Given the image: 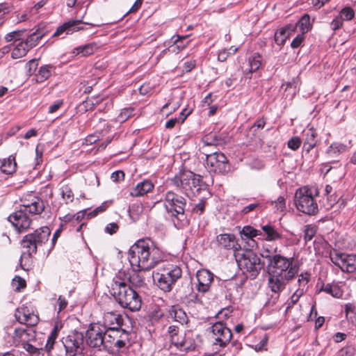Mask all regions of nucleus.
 I'll use <instances>...</instances> for the list:
<instances>
[{
  "instance_id": "nucleus-1",
  "label": "nucleus",
  "mask_w": 356,
  "mask_h": 356,
  "mask_svg": "<svg viewBox=\"0 0 356 356\" xmlns=\"http://www.w3.org/2000/svg\"><path fill=\"white\" fill-rule=\"evenodd\" d=\"M293 261V257L275 254L270 261H268V284L273 292L279 293L282 291L298 274V268Z\"/></svg>"
},
{
  "instance_id": "nucleus-2",
  "label": "nucleus",
  "mask_w": 356,
  "mask_h": 356,
  "mask_svg": "<svg viewBox=\"0 0 356 356\" xmlns=\"http://www.w3.org/2000/svg\"><path fill=\"white\" fill-rule=\"evenodd\" d=\"M129 260L134 271L149 270L161 260V253L149 240H139L129 250Z\"/></svg>"
},
{
  "instance_id": "nucleus-3",
  "label": "nucleus",
  "mask_w": 356,
  "mask_h": 356,
  "mask_svg": "<svg viewBox=\"0 0 356 356\" xmlns=\"http://www.w3.org/2000/svg\"><path fill=\"white\" fill-rule=\"evenodd\" d=\"M109 292L122 307L131 312L138 311L140 309L141 298L134 289L122 281L120 277H117L113 280Z\"/></svg>"
},
{
  "instance_id": "nucleus-4",
  "label": "nucleus",
  "mask_w": 356,
  "mask_h": 356,
  "mask_svg": "<svg viewBox=\"0 0 356 356\" xmlns=\"http://www.w3.org/2000/svg\"><path fill=\"white\" fill-rule=\"evenodd\" d=\"M201 147L202 153L206 156V167L210 172L223 173L228 170V160L225 155L220 152H209L207 149L210 146L218 145V141L213 135L206 136L203 139Z\"/></svg>"
},
{
  "instance_id": "nucleus-5",
  "label": "nucleus",
  "mask_w": 356,
  "mask_h": 356,
  "mask_svg": "<svg viewBox=\"0 0 356 356\" xmlns=\"http://www.w3.org/2000/svg\"><path fill=\"white\" fill-rule=\"evenodd\" d=\"M186 199L172 191H168L165 195L164 207L172 217V222L178 229L188 225L185 215Z\"/></svg>"
},
{
  "instance_id": "nucleus-6",
  "label": "nucleus",
  "mask_w": 356,
  "mask_h": 356,
  "mask_svg": "<svg viewBox=\"0 0 356 356\" xmlns=\"http://www.w3.org/2000/svg\"><path fill=\"white\" fill-rule=\"evenodd\" d=\"M172 184L188 197L196 196L202 186V179L191 171L180 172L171 180Z\"/></svg>"
},
{
  "instance_id": "nucleus-7",
  "label": "nucleus",
  "mask_w": 356,
  "mask_h": 356,
  "mask_svg": "<svg viewBox=\"0 0 356 356\" xmlns=\"http://www.w3.org/2000/svg\"><path fill=\"white\" fill-rule=\"evenodd\" d=\"M318 195V190L316 187L304 186L298 189L295 194L297 209L308 215H315L318 208L314 197Z\"/></svg>"
},
{
  "instance_id": "nucleus-8",
  "label": "nucleus",
  "mask_w": 356,
  "mask_h": 356,
  "mask_svg": "<svg viewBox=\"0 0 356 356\" xmlns=\"http://www.w3.org/2000/svg\"><path fill=\"white\" fill-rule=\"evenodd\" d=\"M238 267L244 273H249L248 277L255 278L264 266L260 257L252 250H245L242 253H235Z\"/></svg>"
},
{
  "instance_id": "nucleus-9",
  "label": "nucleus",
  "mask_w": 356,
  "mask_h": 356,
  "mask_svg": "<svg viewBox=\"0 0 356 356\" xmlns=\"http://www.w3.org/2000/svg\"><path fill=\"white\" fill-rule=\"evenodd\" d=\"M50 233V229L44 226L35 230L31 234L26 235L22 241L23 248L26 250L24 253H27L29 256L35 253L38 247L42 245L48 241Z\"/></svg>"
},
{
  "instance_id": "nucleus-10",
  "label": "nucleus",
  "mask_w": 356,
  "mask_h": 356,
  "mask_svg": "<svg viewBox=\"0 0 356 356\" xmlns=\"http://www.w3.org/2000/svg\"><path fill=\"white\" fill-rule=\"evenodd\" d=\"M207 331L213 343L220 347L226 346L232 338L231 330L221 321L213 323Z\"/></svg>"
},
{
  "instance_id": "nucleus-11",
  "label": "nucleus",
  "mask_w": 356,
  "mask_h": 356,
  "mask_svg": "<svg viewBox=\"0 0 356 356\" xmlns=\"http://www.w3.org/2000/svg\"><path fill=\"white\" fill-rule=\"evenodd\" d=\"M84 337L81 332H73L63 339L67 356H85Z\"/></svg>"
},
{
  "instance_id": "nucleus-12",
  "label": "nucleus",
  "mask_w": 356,
  "mask_h": 356,
  "mask_svg": "<svg viewBox=\"0 0 356 356\" xmlns=\"http://www.w3.org/2000/svg\"><path fill=\"white\" fill-rule=\"evenodd\" d=\"M106 331L105 327L102 326L100 323L91 324L86 333L87 344L91 348L99 350L102 346L105 348L104 334L106 333Z\"/></svg>"
},
{
  "instance_id": "nucleus-13",
  "label": "nucleus",
  "mask_w": 356,
  "mask_h": 356,
  "mask_svg": "<svg viewBox=\"0 0 356 356\" xmlns=\"http://www.w3.org/2000/svg\"><path fill=\"white\" fill-rule=\"evenodd\" d=\"M332 262L342 271L353 273L356 270V255L332 251L330 254Z\"/></svg>"
},
{
  "instance_id": "nucleus-14",
  "label": "nucleus",
  "mask_w": 356,
  "mask_h": 356,
  "mask_svg": "<svg viewBox=\"0 0 356 356\" xmlns=\"http://www.w3.org/2000/svg\"><path fill=\"white\" fill-rule=\"evenodd\" d=\"M310 276L307 273H301L298 277V280L295 286H298L291 296L288 299L286 304L287 308L293 307L296 304L300 298L305 293L307 285L309 281Z\"/></svg>"
},
{
  "instance_id": "nucleus-15",
  "label": "nucleus",
  "mask_w": 356,
  "mask_h": 356,
  "mask_svg": "<svg viewBox=\"0 0 356 356\" xmlns=\"http://www.w3.org/2000/svg\"><path fill=\"white\" fill-rule=\"evenodd\" d=\"M8 219L19 232L28 229L31 222V220L27 213L22 207L10 214Z\"/></svg>"
},
{
  "instance_id": "nucleus-16",
  "label": "nucleus",
  "mask_w": 356,
  "mask_h": 356,
  "mask_svg": "<svg viewBox=\"0 0 356 356\" xmlns=\"http://www.w3.org/2000/svg\"><path fill=\"white\" fill-rule=\"evenodd\" d=\"M22 201V207L26 213L33 215L40 214L44 209L43 200L32 194L27 195Z\"/></svg>"
},
{
  "instance_id": "nucleus-17",
  "label": "nucleus",
  "mask_w": 356,
  "mask_h": 356,
  "mask_svg": "<svg viewBox=\"0 0 356 356\" xmlns=\"http://www.w3.org/2000/svg\"><path fill=\"white\" fill-rule=\"evenodd\" d=\"M15 316L20 323L30 326H34L38 322V316L26 306L18 308Z\"/></svg>"
},
{
  "instance_id": "nucleus-18",
  "label": "nucleus",
  "mask_w": 356,
  "mask_h": 356,
  "mask_svg": "<svg viewBox=\"0 0 356 356\" xmlns=\"http://www.w3.org/2000/svg\"><path fill=\"white\" fill-rule=\"evenodd\" d=\"M196 278L198 282L197 291L202 293L209 291L213 280V274L207 269H201L197 272Z\"/></svg>"
},
{
  "instance_id": "nucleus-19",
  "label": "nucleus",
  "mask_w": 356,
  "mask_h": 356,
  "mask_svg": "<svg viewBox=\"0 0 356 356\" xmlns=\"http://www.w3.org/2000/svg\"><path fill=\"white\" fill-rule=\"evenodd\" d=\"M218 245L227 250H234V254L238 252L240 245L238 244L236 237L232 234H222L216 236Z\"/></svg>"
},
{
  "instance_id": "nucleus-20",
  "label": "nucleus",
  "mask_w": 356,
  "mask_h": 356,
  "mask_svg": "<svg viewBox=\"0 0 356 356\" xmlns=\"http://www.w3.org/2000/svg\"><path fill=\"white\" fill-rule=\"evenodd\" d=\"M172 345L181 351H188L195 349L193 340L190 337H186V334L180 332L176 337L170 340Z\"/></svg>"
},
{
  "instance_id": "nucleus-21",
  "label": "nucleus",
  "mask_w": 356,
  "mask_h": 356,
  "mask_svg": "<svg viewBox=\"0 0 356 356\" xmlns=\"http://www.w3.org/2000/svg\"><path fill=\"white\" fill-rule=\"evenodd\" d=\"M123 322L122 316L114 312H106L103 317V324L102 326L105 327V329L118 328L121 326Z\"/></svg>"
},
{
  "instance_id": "nucleus-22",
  "label": "nucleus",
  "mask_w": 356,
  "mask_h": 356,
  "mask_svg": "<svg viewBox=\"0 0 356 356\" xmlns=\"http://www.w3.org/2000/svg\"><path fill=\"white\" fill-rule=\"evenodd\" d=\"M354 15V10L350 7L343 8L339 15L337 16L331 22L332 29L334 31L339 29L342 26L343 21L350 20Z\"/></svg>"
},
{
  "instance_id": "nucleus-23",
  "label": "nucleus",
  "mask_w": 356,
  "mask_h": 356,
  "mask_svg": "<svg viewBox=\"0 0 356 356\" xmlns=\"http://www.w3.org/2000/svg\"><path fill=\"white\" fill-rule=\"evenodd\" d=\"M153 280L158 286L163 291L168 292L172 289V286L175 284L172 280L168 278L165 274L159 272H154Z\"/></svg>"
},
{
  "instance_id": "nucleus-24",
  "label": "nucleus",
  "mask_w": 356,
  "mask_h": 356,
  "mask_svg": "<svg viewBox=\"0 0 356 356\" xmlns=\"http://www.w3.org/2000/svg\"><path fill=\"white\" fill-rule=\"evenodd\" d=\"M316 132L313 128H308L303 131V149L309 152L316 145Z\"/></svg>"
},
{
  "instance_id": "nucleus-25",
  "label": "nucleus",
  "mask_w": 356,
  "mask_h": 356,
  "mask_svg": "<svg viewBox=\"0 0 356 356\" xmlns=\"http://www.w3.org/2000/svg\"><path fill=\"white\" fill-rule=\"evenodd\" d=\"M82 24L81 20H70L62 26H60L54 33V35H60L65 32L66 34H72V33L83 29L79 25Z\"/></svg>"
},
{
  "instance_id": "nucleus-26",
  "label": "nucleus",
  "mask_w": 356,
  "mask_h": 356,
  "mask_svg": "<svg viewBox=\"0 0 356 356\" xmlns=\"http://www.w3.org/2000/svg\"><path fill=\"white\" fill-rule=\"evenodd\" d=\"M346 151V145L341 143H333L328 147L325 154L332 162H335L338 161L340 154Z\"/></svg>"
},
{
  "instance_id": "nucleus-27",
  "label": "nucleus",
  "mask_w": 356,
  "mask_h": 356,
  "mask_svg": "<svg viewBox=\"0 0 356 356\" xmlns=\"http://www.w3.org/2000/svg\"><path fill=\"white\" fill-rule=\"evenodd\" d=\"M154 188V184L149 180H144L138 183L130 191V195L133 197H139L150 192Z\"/></svg>"
},
{
  "instance_id": "nucleus-28",
  "label": "nucleus",
  "mask_w": 356,
  "mask_h": 356,
  "mask_svg": "<svg viewBox=\"0 0 356 356\" xmlns=\"http://www.w3.org/2000/svg\"><path fill=\"white\" fill-rule=\"evenodd\" d=\"M12 339V344L18 346L29 340L30 334L24 328H15Z\"/></svg>"
},
{
  "instance_id": "nucleus-29",
  "label": "nucleus",
  "mask_w": 356,
  "mask_h": 356,
  "mask_svg": "<svg viewBox=\"0 0 356 356\" xmlns=\"http://www.w3.org/2000/svg\"><path fill=\"white\" fill-rule=\"evenodd\" d=\"M97 46L96 43L92 42L83 46H79L74 48L72 50V54L74 56H88L94 54L97 51Z\"/></svg>"
},
{
  "instance_id": "nucleus-30",
  "label": "nucleus",
  "mask_w": 356,
  "mask_h": 356,
  "mask_svg": "<svg viewBox=\"0 0 356 356\" xmlns=\"http://www.w3.org/2000/svg\"><path fill=\"white\" fill-rule=\"evenodd\" d=\"M168 314L175 321L181 324L188 322V317L186 312L178 306H171L168 309Z\"/></svg>"
},
{
  "instance_id": "nucleus-31",
  "label": "nucleus",
  "mask_w": 356,
  "mask_h": 356,
  "mask_svg": "<svg viewBox=\"0 0 356 356\" xmlns=\"http://www.w3.org/2000/svg\"><path fill=\"white\" fill-rule=\"evenodd\" d=\"M17 168V163L15 159L13 156H10L8 158L5 159L0 161V169L2 172L11 175L15 172Z\"/></svg>"
},
{
  "instance_id": "nucleus-32",
  "label": "nucleus",
  "mask_w": 356,
  "mask_h": 356,
  "mask_svg": "<svg viewBox=\"0 0 356 356\" xmlns=\"http://www.w3.org/2000/svg\"><path fill=\"white\" fill-rule=\"evenodd\" d=\"M14 45L15 47L12 50L11 56L15 59L22 58L30 50L24 43V39L15 41Z\"/></svg>"
},
{
  "instance_id": "nucleus-33",
  "label": "nucleus",
  "mask_w": 356,
  "mask_h": 356,
  "mask_svg": "<svg viewBox=\"0 0 356 356\" xmlns=\"http://www.w3.org/2000/svg\"><path fill=\"white\" fill-rule=\"evenodd\" d=\"M294 31L292 26H287L277 30L275 33V41L278 45H282L289 37L291 33Z\"/></svg>"
},
{
  "instance_id": "nucleus-34",
  "label": "nucleus",
  "mask_w": 356,
  "mask_h": 356,
  "mask_svg": "<svg viewBox=\"0 0 356 356\" xmlns=\"http://www.w3.org/2000/svg\"><path fill=\"white\" fill-rule=\"evenodd\" d=\"M54 66L51 65H44L41 66L38 72L35 74V81L36 83H42L50 77Z\"/></svg>"
},
{
  "instance_id": "nucleus-35",
  "label": "nucleus",
  "mask_w": 356,
  "mask_h": 356,
  "mask_svg": "<svg viewBox=\"0 0 356 356\" xmlns=\"http://www.w3.org/2000/svg\"><path fill=\"white\" fill-rule=\"evenodd\" d=\"M161 273L165 274V276H167L175 282H176L177 280L181 277L182 273L181 269L177 266H172L164 268Z\"/></svg>"
},
{
  "instance_id": "nucleus-36",
  "label": "nucleus",
  "mask_w": 356,
  "mask_h": 356,
  "mask_svg": "<svg viewBox=\"0 0 356 356\" xmlns=\"http://www.w3.org/2000/svg\"><path fill=\"white\" fill-rule=\"evenodd\" d=\"M321 291H325L334 298H340L343 295V291L337 284H326L322 286Z\"/></svg>"
},
{
  "instance_id": "nucleus-37",
  "label": "nucleus",
  "mask_w": 356,
  "mask_h": 356,
  "mask_svg": "<svg viewBox=\"0 0 356 356\" xmlns=\"http://www.w3.org/2000/svg\"><path fill=\"white\" fill-rule=\"evenodd\" d=\"M261 229L266 235V239L268 241H276L282 237V235L275 227L270 225H264L261 227Z\"/></svg>"
},
{
  "instance_id": "nucleus-38",
  "label": "nucleus",
  "mask_w": 356,
  "mask_h": 356,
  "mask_svg": "<svg viewBox=\"0 0 356 356\" xmlns=\"http://www.w3.org/2000/svg\"><path fill=\"white\" fill-rule=\"evenodd\" d=\"M43 35L44 33L42 32L36 31L28 35L26 39H24V42L29 49H31L38 44Z\"/></svg>"
},
{
  "instance_id": "nucleus-39",
  "label": "nucleus",
  "mask_w": 356,
  "mask_h": 356,
  "mask_svg": "<svg viewBox=\"0 0 356 356\" xmlns=\"http://www.w3.org/2000/svg\"><path fill=\"white\" fill-rule=\"evenodd\" d=\"M58 331L59 328L58 325H56L52 329L49 336L48 337L46 345H45V349L47 352H50L53 348L55 343V341L58 337Z\"/></svg>"
},
{
  "instance_id": "nucleus-40",
  "label": "nucleus",
  "mask_w": 356,
  "mask_h": 356,
  "mask_svg": "<svg viewBox=\"0 0 356 356\" xmlns=\"http://www.w3.org/2000/svg\"><path fill=\"white\" fill-rule=\"evenodd\" d=\"M118 328L110 329L106 328V333L104 334L105 338V348L107 347V343L113 344L118 338Z\"/></svg>"
},
{
  "instance_id": "nucleus-41",
  "label": "nucleus",
  "mask_w": 356,
  "mask_h": 356,
  "mask_svg": "<svg viewBox=\"0 0 356 356\" xmlns=\"http://www.w3.org/2000/svg\"><path fill=\"white\" fill-rule=\"evenodd\" d=\"M60 195L66 204L72 202L74 200V194L71 188L68 185H63L60 188Z\"/></svg>"
},
{
  "instance_id": "nucleus-42",
  "label": "nucleus",
  "mask_w": 356,
  "mask_h": 356,
  "mask_svg": "<svg viewBox=\"0 0 356 356\" xmlns=\"http://www.w3.org/2000/svg\"><path fill=\"white\" fill-rule=\"evenodd\" d=\"M249 73L251 74L252 72L257 70L261 65V57L258 54H254L252 57L249 58Z\"/></svg>"
},
{
  "instance_id": "nucleus-43",
  "label": "nucleus",
  "mask_w": 356,
  "mask_h": 356,
  "mask_svg": "<svg viewBox=\"0 0 356 356\" xmlns=\"http://www.w3.org/2000/svg\"><path fill=\"white\" fill-rule=\"evenodd\" d=\"M241 234L247 238H252L261 235V231L257 230L251 226H245L241 231Z\"/></svg>"
},
{
  "instance_id": "nucleus-44",
  "label": "nucleus",
  "mask_w": 356,
  "mask_h": 356,
  "mask_svg": "<svg viewBox=\"0 0 356 356\" xmlns=\"http://www.w3.org/2000/svg\"><path fill=\"white\" fill-rule=\"evenodd\" d=\"M297 26H299L302 33H307L310 29V18L308 15H305L298 21Z\"/></svg>"
},
{
  "instance_id": "nucleus-45",
  "label": "nucleus",
  "mask_w": 356,
  "mask_h": 356,
  "mask_svg": "<svg viewBox=\"0 0 356 356\" xmlns=\"http://www.w3.org/2000/svg\"><path fill=\"white\" fill-rule=\"evenodd\" d=\"M277 248L275 247L274 248H270L267 245H264L261 252V255L262 257L267 259L268 261H270V259L274 257L275 254H277Z\"/></svg>"
},
{
  "instance_id": "nucleus-46",
  "label": "nucleus",
  "mask_w": 356,
  "mask_h": 356,
  "mask_svg": "<svg viewBox=\"0 0 356 356\" xmlns=\"http://www.w3.org/2000/svg\"><path fill=\"white\" fill-rule=\"evenodd\" d=\"M316 233V228L312 225H307L304 229V239L305 242L311 241Z\"/></svg>"
},
{
  "instance_id": "nucleus-47",
  "label": "nucleus",
  "mask_w": 356,
  "mask_h": 356,
  "mask_svg": "<svg viewBox=\"0 0 356 356\" xmlns=\"http://www.w3.org/2000/svg\"><path fill=\"white\" fill-rule=\"evenodd\" d=\"M133 112L134 108L131 107L122 109L118 116V121L120 122H125L133 115Z\"/></svg>"
},
{
  "instance_id": "nucleus-48",
  "label": "nucleus",
  "mask_w": 356,
  "mask_h": 356,
  "mask_svg": "<svg viewBox=\"0 0 356 356\" xmlns=\"http://www.w3.org/2000/svg\"><path fill=\"white\" fill-rule=\"evenodd\" d=\"M129 282L134 286H140L144 284L145 280L138 273H134L129 277Z\"/></svg>"
},
{
  "instance_id": "nucleus-49",
  "label": "nucleus",
  "mask_w": 356,
  "mask_h": 356,
  "mask_svg": "<svg viewBox=\"0 0 356 356\" xmlns=\"http://www.w3.org/2000/svg\"><path fill=\"white\" fill-rule=\"evenodd\" d=\"M12 285L16 291H19L26 286V282L19 276H15L12 281Z\"/></svg>"
},
{
  "instance_id": "nucleus-50",
  "label": "nucleus",
  "mask_w": 356,
  "mask_h": 356,
  "mask_svg": "<svg viewBox=\"0 0 356 356\" xmlns=\"http://www.w3.org/2000/svg\"><path fill=\"white\" fill-rule=\"evenodd\" d=\"M302 140L301 139L298 137L295 136L291 138L287 143L288 147L291 149L292 150H297L300 145H301Z\"/></svg>"
},
{
  "instance_id": "nucleus-51",
  "label": "nucleus",
  "mask_w": 356,
  "mask_h": 356,
  "mask_svg": "<svg viewBox=\"0 0 356 356\" xmlns=\"http://www.w3.org/2000/svg\"><path fill=\"white\" fill-rule=\"evenodd\" d=\"M188 35H184V36H181V35H174L171 38V40H172V43L173 44H177V47L176 48H177L179 50V49H184L188 44V42H187L186 44H179V42L184 40V39H186V38H188Z\"/></svg>"
},
{
  "instance_id": "nucleus-52",
  "label": "nucleus",
  "mask_w": 356,
  "mask_h": 356,
  "mask_svg": "<svg viewBox=\"0 0 356 356\" xmlns=\"http://www.w3.org/2000/svg\"><path fill=\"white\" fill-rule=\"evenodd\" d=\"M108 206V203L105 202L102 204L99 207H97L92 211L88 213V218H92L96 216L98 213L104 211Z\"/></svg>"
},
{
  "instance_id": "nucleus-53",
  "label": "nucleus",
  "mask_w": 356,
  "mask_h": 356,
  "mask_svg": "<svg viewBox=\"0 0 356 356\" xmlns=\"http://www.w3.org/2000/svg\"><path fill=\"white\" fill-rule=\"evenodd\" d=\"M273 204L277 211H283L285 209L286 201L284 197L280 196Z\"/></svg>"
},
{
  "instance_id": "nucleus-54",
  "label": "nucleus",
  "mask_w": 356,
  "mask_h": 356,
  "mask_svg": "<svg viewBox=\"0 0 356 356\" xmlns=\"http://www.w3.org/2000/svg\"><path fill=\"white\" fill-rule=\"evenodd\" d=\"M355 350L353 346H347L342 348L339 352V356H353Z\"/></svg>"
},
{
  "instance_id": "nucleus-55",
  "label": "nucleus",
  "mask_w": 356,
  "mask_h": 356,
  "mask_svg": "<svg viewBox=\"0 0 356 356\" xmlns=\"http://www.w3.org/2000/svg\"><path fill=\"white\" fill-rule=\"evenodd\" d=\"M304 33L298 34L291 42V46L292 48H298L300 46L304 40Z\"/></svg>"
},
{
  "instance_id": "nucleus-56",
  "label": "nucleus",
  "mask_w": 356,
  "mask_h": 356,
  "mask_svg": "<svg viewBox=\"0 0 356 356\" xmlns=\"http://www.w3.org/2000/svg\"><path fill=\"white\" fill-rule=\"evenodd\" d=\"M119 229L118 225L115 222L108 224L105 227V232L109 234H113L118 232Z\"/></svg>"
},
{
  "instance_id": "nucleus-57",
  "label": "nucleus",
  "mask_w": 356,
  "mask_h": 356,
  "mask_svg": "<svg viewBox=\"0 0 356 356\" xmlns=\"http://www.w3.org/2000/svg\"><path fill=\"white\" fill-rule=\"evenodd\" d=\"M124 178V173L123 171L118 170L111 174V179L113 181L117 182L123 180Z\"/></svg>"
},
{
  "instance_id": "nucleus-58",
  "label": "nucleus",
  "mask_w": 356,
  "mask_h": 356,
  "mask_svg": "<svg viewBox=\"0 0 356 356\" xmlns=\"http://www.w3.org/2000/svg\"><path fill=\"white\" fill-rule=\"evenodd\" d=\"M260 206V204L258 202H254L252 204H250L246 207H244L243 209L241 210V213L243 214H247L250 211H252L255 210L257 208H258Z\"/></svg>"
},
{
  "instance_id": "nucleus-59",
  "label": "nucleus",
  "mask_w": 356,
  "mask_h": 356,
  "mask_svg": "<svg viewBox=\"0 0 356 356\" xmlns=\"http://www.w3.org/2000/svg\"><path fill=\"white\" fill-rule=\"evenodd\" d=\"M168 333L169 335L170 340H171L172 339L174 338V337H176L180 332L179 331V328L177 326L170 325L168 327Z\"/></svg>"
},
{
  "instance_id": "nucleus-60",
  "label": "nucleus",
  "mask_w": 356,
  "mask_h": 356,
  "mask_svg": "<svg viewBox=\"0 0 356 356\" xmlns=\"http://www.w3.org/2000/svg\"><path fill=\"white\" fill-rule=\"evenodd\" d=\"M120 340H123L129 343V333L124 330L118 328V338Z\"/></svg>"
},
{
  "instance_id": "nucleus-61",
  "label": "nucleus",
  "mask_w": 356,
  "mask_h": 356,
  "mask_svg": "<svg viewBox=\"0 0 356 356\" xmlns=\"http://www.w3.org/2000/svg\"><path fill=\"white\" fill-rule=\"evenodd\" d=\"M38 67V62L36 60H31L27 63L28 72L29 74L34 73Z\"/></svg>"
},
{
  "instance_id": "nucleus-62",
  "label": "nucleus",
  "mask_w": 356,
  "mask_h": 356,
  "mask_svg": "<svg viewBox=\"0 0 356 356\" xmlns=\"http://www.w3.org/2000/svg\"><path fill=\"white\" fill-rule=\"evenodd\" d=\"M58 313H60L62 310H63L67 307V301L65 300V298L60 296L58 298Z\"/></svg>"
},
{
  "instance_id": "nucleus-63",
  "label": "nucleus",
  "mask_w": 356,
  "mask_h": 356,
  "mask_svg": "<svg viewBox=\"0 0 356 356\" xmlns=\"http://www.w3.org/2000/svg\"><path fill=\"white\" fill-rule=\"evenodd\" d=\"M204 202L203 200H201L195 206V207L193 209V211L196 213L202 214L204 211Z\"/></svg>"
},
{
  "instance_id": "nucleus-64",
  "label": "nucleus",
  "mask_w": 356,
  "mask_h": 356,
  "mask_svg": "<svg viewBox=\"0 0 356 356\" xmlns=\"http://www.w3.org/2000/svg\"><path fill=\"white\" fill-rule=\"evenodd\" d=\"M22 346L24 350L30 353H34L38 351V348L29 343L28 341H25Z\"/></svg>"
}]
</instances>
